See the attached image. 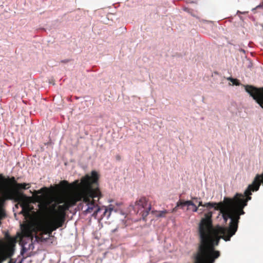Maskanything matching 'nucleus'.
<instances>
[{"label": "nucleus", "instance_id": "f257e3e1", "mask_svg": "<svg viewBox=\"0 0 263 263\" xmlns=\"http://www.w3.org/2000/svg\"><path fill=\"white\" fill-rule=\"evenodd\" d=\"M260 187L259 182L254 179L245 190L244 194L236 193L233 199L226 198V205L222 202H208L202 204L199 201L192 211L197 212L199 207L206 208L208 211L204 214L198 227L199 244L195 255V263H214L220 255L215 247L219 245L221 238L230 240L238 229L240 216L243 215V208L252 199V193Z\"/></svg>", "mask_w": 263, "mask_h": 263}, {"label": "nucleus", "instance_id": "f03ea898", "mask_svg": "<svg viewBox=\"0 0 263 263\" xmlns=\"http://www.w3.org/2000/svg\"><path fill=\"white\" fill-rule=\"evenodd\" d=\"M99 175L96 171H92L91 176L86 175L82 178L81 182L78 180L69 184L66 180L62 181L60 183L61 188L65 191L75 189L78 191L73 195L67 197L65 201L61 199L59 203H64L59 205L57 208L55 205L50 209L55 212L60 217L65 220L66 211L70 207L75 205L78 201H83L87 206L84 211L86 213H90L93 211L95 204V198L98 200L102 197V193L99 188Z\"/></svg>", "mask_w": 263, "mask_h": 263}, {"label": "nucleus", "instance_id": "7ed1b4c3", "mask_svg": "<svg viewBox=\"0 0 263 263\" xmlns=\"http://www.w3.org/2000/svg\"><path fill=\"white\" fill-rule=\"evenodd\" d=\"M22 237L21 238V241L22 243H24V237H26L32 241L34 235H35V240L37 242L46 241L48 238H44L43 236L44 234H47L46 222L40 223L35 226L29 224L24 226L22 229Z\"/></svg>", "mask_w": 263, "mask_h": 263}, {"label": "nucleus", "instance_id": "20e7f679", "mask_svg": "<svg viewBox=\"0 0 263 263\" xmlns=\"http://www.w3.org/2000/svg\"><path fill=\"white\" fill-rule=\"evenodd\" d=\"M65 221L64 219L50 209V215L45 221L47 234L49 235V236H50L53 231L62 227Z\"/></svg>", "mask_w": 263, "mask_h": 263}, {"label": "nucleus", "instance_id": "39448f33", "mask_svg": "<svg viewBox=\"0 0 263 263\" xmlns=\"http://www.w3.org/2000/svg\"><path fill=\"white\" fill-rule=\"evenodd\" d=\"M7 199L14 200L18 202L22 208L21 213L24 215H28L29 213L27 197L26 195L18 191L8 193L7 195Z\"/></svg>", "mask_w": 263, "mask_h": 263}, {"label": "nucleus", "instance_id": "423d86ee", "mask_svg": "<svg viewBox=\"0 0 263 263\" xmlns=\"http://www.w3.org/2000/svg\"><path fill=\"white\" fill-rule=\"evenodd\" d=\"M135 209H137V212L141 215L143 219L145 220L151 210V203L149 199L144 196L139 198L135 202Z\"/></svg>", "mask_w": 263, "mask_h": 263}, {"label": "nucleus", "instance_id": "0eeeda50", "mask_svg": "<svg viewBox=\"0 0 263 263\" xmlns=\"http://www.w3.org/2000/svg\"><path fill=\"white\" fill-rule=\"evenodd\" d=\"M96 206L95 208H97L96 210L94 211L92 215L94 217H96L97 215L100 213L101 211H103V214L101 216V219H102L104 217L106 216L108 218L111 212L114 210V206L112 205H109L108 206H103L102 207H99L98 205L95 203Z\"/></svg>", "mask_w": 263, "mask_h": 263}, {"label": "nucleus", "instance_id": "6e6552de", "mask_svg": "<svg viewBox=\"0 0 263 263\" xmlns=\"http://www.w3.org/2000/svg\"><path fill=\"white\" fill-rule=\"evenodd\" d=\"M29 187H30V184L26 183H16V186H15V189H14L13 190H9L8 191H7L5 194V198L6 199H7V194L8 193L14 192H15V191H18V192H20L18 191L19 190H21V189H26L29 188Z\"/></svg>", "mask_w": 263, "mask_h": 263}, {"label": "nucleus", "instance_id": "1a4fd4ad", "mask_svg": "<svg viewBox=\"0 0 263 263\" xmlns=\"http://www.w3.org/2000/svg\"><path fill=\"white\" fill-rule=\"evenodd\" d=\"M4 180L7 182V183H8L9 184H13L15 186H16V183H17L15 179V178L14 177H12L10 178H8L7 179H4Z\"/></svg>", "mask_w": 263, "mask_h": 263}, {"label": "nucleus", "instance_id": "9d476101", "mask_svg": "<svg viewBox=\"0 0 263 263\" xmlns=\"http://www.w3.org/2000/svg\"><path fill=\"white\" fill-rule=\"evenodd\" d=\"M191 199H192V200H187V201H185V203H186V205L187 206H193L194 205H195V203L194 202H193V200H198V198L197 197H191Z\"/></svg>", "mask_w": 263, "mask_h": 263}, {"label": "nucleus", "instance_id": "9b49d317", "mask_svg": "<svg viewBox=\"0 0 263 263\" xmlns=\"http://www.w3.org/2000/svg\"><path fill=\"white\" fill-rule=\"evenodd\" d=\"M6 238L9 241L10 244H14L15 243V239L12 238L8 233L5 235Z\"/></svg>", "mask_w": 263, "mask_h": 263}, {"label": "nucleus", "instance_id": "f8f14e48", "mask_svg": "<svg viewBox=\"0 0 263 263\" xmlns=\"http://www.w3.org/2000/svg\"><path fill=\"white\" fill-rule=\"evenodd\" d=\"M170 212L167 210L160 211L158 212V214L157 215L158 217H164L167 213Z\"/></svg>", "mask_w": 263, "mask_h": 263}, {"label": "nucleus", "instance_id": "ddd939ff", "mask_svg": "<svg viewBox=\"0 0 263 263\" xmlns=\"http://www.w3.org/2000/svg\"><path fill=\"white\" fill-rule=\"evenodd\" d=\"M186 205L185 201L180 199L177 202V206H179L181 208H183L184 206Z\"/></svg>", "mask_w": 263, "mask_h": 263}, {"label": "nucleus", "instance_id": "4468645a", "mask_svg": "<svg viewBox=\"0 0 263 263\" xmlns=\"http://www.w3.org/2000/svg\"><path fill=\"white\" fill-rule=\"evenodd\" d=\"M228 80H229L231 82L233 83V84L235 85H239V83L238 82V81L237 79H235L232 78H229Z\"/></svg>", "mask_w": 263, "mask_h": 263}, {"label": "nucleus", "instance_id": "2eb2a0df", "mask_svg": "<svg viewBox=\"0 0 263 263\" xmlns=\"http://www.w3.org/2000/svg\"><path fill=\"white\" fill-rule=\"evenodd\" d=\"M179 206H177V205H176V206L175 208H174L172 211H171V213H174V212H176L177 210H178V208H179Z\"/></svg>", "mask_w": 263, "mask_h": 263}, {"label": "nucleus", "instance_id": "dca6fc26", "mask_svg": "<svg viewBox=\"0 0 263 263\" xmlns=\"http://www.w3.org/2000/svg\"><path fill=\"white\" fill-rule=\"evenodd\" d=\"M70 61V60L69 59H66V60H63L61 61L62 63H68Z\"/></svg>", "mask_w": 263, "mask_h": 263}, {"label": "nucleus", "instance_id": "f3484780", "mask_svg": "<svg viewBox=\"0 0 263 263\" xmlns=\"http://www.w3.org/2000/svg\"><path fill=\"white\" fill-rule=\"evenodd\" d=\"M16 261L13 259H10V260L8 261V263H15Z\"/></svg>", "mask_w": 263, "mask_h": 263}, {"label": "nucleus", "instance_id": "a211bd4d", "mask_svg": "<svg viewBox=\"0 0 263 263\" xmlns=\"http://www.w3.org/2000/svg\"><path fill=\"white\" fill-rule=\"evenodd\" d=\"M4 215H5V213H4V212L2 211H0V217H2L4 216Z\"/></svg>", "mask_w": 263, "mask_h": 263}, {"label": "nucleus", "instance_id": "6ab92c4d", "mask_svg": "<svg viewBox=\"0 0 263 263\" xmlns=\"http://www.w3.org/2000/svg\"><path fill=\"white\" fill-rule=\"evenodd\" d=\"M13 255V251L11 250L10 252L9 253L8 256L9 257H11Z\"/></svg>", "mask_w": 263, "mask_h": 263}, {"label": "nucleus", "instance_id": "aec40b11", "mask_svg": "<svg viewBox=\"0 0 263 263\" xmlns=\"http://www.w3.org/2000/svg\"><path fill=\"white\" fill-rule=\"evenodd\" d=\"M199 211H200L201 213H202V212H204L205 210H203V209H199Z\"/></svg>", "mask_w": 263, "mask_h": 263}, {"label": "nucleus", "instance_id": "412c9836", "mask_svg": "<svg viewBox=\"0 0 263 263\" xmlns=\"http://www.w3.org/2000/svg\"><path fill=\"white\" fill-rule=\"evenodd\" d=\"M116 157H117V160H120V156L118 155V156H117Z\"/></svg>", "mask_w": 263, "mask_h": 263}, {"label": "nucleus", "instance_id": "4be33fe9", "mask_svg": "<svg viewBox=\"0 0 263 263\" xmlns=\"http://www.w3.org/2000/svg\"><path fill=\"white\" fill-rule=\"evenodd\" d=\"M48 209V208H47V205H45V206H44V210H47Z\"/></svg>", "mask_w": 263, "mask_h": 263}, {"label": "nucleus", "instance_id": "5701e85b", "mask_svg": "<svg viewBox=\"0 0 263 263\" xmlns=\"http://www.w3.org/2000/svg\"><path fill=\"white\" fill-rule=\"evenodd\" d=\"M262 6H261V5H258V6H257L256 7V8H258L261 7Z\"/></svg>", "mask_w": 263, "mask_h": 263}, {"label": "nucleus", "instance_id": "b1692460", "mask_svg": "<svg viewBox=\"0 0 263 263\" xmlns=\"http://www.w3.org/2000/svg\"><path fill=\"white\" fill-rule=\"evenodd\" d=\"M2 261H3V260H0V263H1Z\"/></svg>", "mask_w": 263, "mask_h": 263}, {"label": "nucleus", "instance_id": "393cba45", "mask_svg": "<svg viewBox=\"0 0 263 263\" xmlns=\"http://www.w3.org/2000/svg\"><path fill=\"white\" fill-rule=\"evenodd\" d=\"M262 6H263V4H262Z\"/></svg>", "mask_w": 263, "mask_h": 263}]
</instances>
